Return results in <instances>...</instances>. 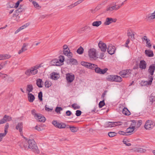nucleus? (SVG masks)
Segmentation results:
<instances>
[{
  "mask_svg": "<svg viewBox=\"0 0 155 155\" xmlns=\"http://www.w3.org/2000/svg\"><path fill=\"white\" fill-rule=\"evenodd\" d=\"M28 143V148L32 150L34 152L37 153H39V151L38 149V147L36 144V143L33 139L29 140Z\"/></svg>",
  "mask_w": 155,
  "mask_h": 155,
  "instance_id": "1",
  "label": "nucleus"
},
{
  "mask_svg": "<svg viewBox=\"0 0 155 155\" xmlns=\"http://www.w3.org/2000/svg\"><path fill=\"white\" fill-rule=\"evenodd\" d=\"M122 124V122L119 121L107 122L104 124V127H112L121 125Z\"/></svg>",
  "mask_w": 155,
  "mask_h": 155,
  "instance_id": "2",
  "label": "nucleus"
},
{
  "mask_svg": "<svg viewBox=\"0 0 155 155\" xmlns=\"http://www.w3.org/2000/svg\"><path fill=\"white\" fill-rule=\"evenodd\" d=\"M38 71L33 67L28 69L25 72V74L27 76H30L35 75L37 73Z\"/></svg>",
  "mask_w": 155,
  "mask_h": 155,
  "instance_id": "3",
  "label": "nucleus"
},
{
  "mask_svg": "<svg viewBox=\"0 0 155 155\" xmlns=\"http://www.w3.org/2000/svg\"><path fill=\"white\" fill-rule=\"evenodd\" d=\"M88 56L91 60L96 59V50L94 48L91 49L89 50Z\"/></svg>",
  "mask_w": 155,
  "mask_h": 155,
  "instance_id": "4",
  "label": "nucleus"
},
{
  "mask_svg": "<svg viewBox=\"0 0 155 155\" xmlns=\"http://www.w3.org/2000/svg\"><path fill=\"white\" fill-rule=\"evenodd\" d=\"M81 64L86 68L91 69H94L96 66L95 64L83 61L81 62Z\"/></svg>",
  "mask_w": 155,
  "mask_h": 155,
  "instance_id": "5",
  "label": "nucleus"
},
{
  "mask_svg": "<svg viewBox=\"0 0 155 155\" xmlns=\"http://www.w3.org/2000/svg\"><path fill=\"white\" fill-rule=\"evenodd\" d=\"M117 3H113V5H110L107 6V10L108 11H111L114 10H117L120 7V5H116Z\"/></svg>",
  "mask_w": 155,
  "mask_h": 155,
  "instance_id": "6",
  "label": "nucleus"
},
{
  "mask_svg": "<svg viewBox=\"0 0 155 155\" xmlns=\"http://www.w3.org/2000/svg\"><path fill=\"white\" fill-rule=\"evenodd\" d=\"M131 71L130 70H123L121 71L120 74L123 78H127L130 76Z\"/></svg>",
  "mask_w": 155,
  "mask_h": 155,
  "instance_id": "7",
  "label": "nucleus"
},
{
  "mask_svg": "<svg viewBox=\"0 0 155 155\" xmlns=\"http://www.w3.org/2000/svg\"><path fill=\"white\" fill-rule=\"evenodd\" d=\"M155 126V124L150 120H148L146 122L144 125L145 128L147 130L152 129Z\"/></svg>",
  "mask_w": 155,
  "mask_h": 155,
  "instance_id": "8",
  "label": "nucleus"
},
{
  "mask_svg": "<svg viewBox=\"0 0 155 155\" xmlns=\"http://www.w3.org/2000/svg\"><path fill=\"white\" fill-rule=\"evenodd\" d=\"M98 47L101 51L105 52L106 51L107 48L106 44L101 41L99 42L98 44Z\"/></svg>",
  "mask_w": 155,
  "mask_h": 155,
  "instance_id": "9",
  "label": "nucleus"
},
{
  "mask_svg": "<svg viewBox=\"0 0 155 155\" xmlns=\"http://www.w3.org/2000/svg\"><path fill=\"white\" fill-rule=\"evenodd\" d=\"M94 69H95V71L96 73L100 74H105L107 71V68H104V69H101L100 68L97 67V65H96V66L94 68Z\"/></svg>",
  "mask_w": 155,
  "mask_h": 155,
  "instance_id": "10",
  "label": "nucleus"
},
{
  "mask_svg": "<svg viewBox=\"0 0 155 155\" xmlns=\"http://www.w3.org/2000/svg\"><path fill=\"white\" fill-rule=\"evenodd\" d=\"M52 123L55 127L59 128H64L66 127V124H65L59 123L56 120L53 121Z\"/></svg>",
  "mask_w": 155,
  "mask_h": 155,
  "instance_id": "11",
  "label": "nucleus"
},
{
  "mask_svg": "<svg viewBox=\"0 0 155 155\" xmlns=\"http://www.w3.org/2000/svg\"><path fill=\"white\" fill-rule=\"evenodd\" d=\"M107 52L109 54L112 55L113 54L115 50V47L111 44L108 45L107 48Z\"/></svg>",
  "mask_w": 155,
  "mask_h": 155,
  "instance_id": "12",
  "label": "nucleus"
},
{
  "mask_svg": "<svg viewBox=\"0 0 155 155\" xmlns=\"http://www.w3.org/2000/svg\"><path fill=\"white\" fill-rule=\"evenodd\" d=\"M153 80V77L150 76V77L149 80V81H142L141 83L143 85L148 86L151 85Z\"/></svg>",
  "mask_w": 155,
  "mask_h": 155,
  "instance_id": "13",
  "label": "nucleus"
},
{
  "mask_svg": "<svg viewBox=\"0 0 155 155\" xmlns=\"http://www.w3.org/2000/svg\"><path fill=\"white\" fill-rule=\"evenodd\" d=\"M66 78L68 83H71L74 80V76L73 74H71L68 73L66 74Z\"/></svg>",
  "mask_w": 155,
  "mask_h": 155,
  "instance_id": "14",
  "label": "nucleus"
},
{
  "mask_svg": "<svg viewBox=\"0 0 155 155\" xmlns=\"http://www.w3.org/2000/svg\"><path fill=\"white\" fill-rule=\"evenodd\" d=\"M116 20H117L116 19L107 18L106 19V20L104 23V24L105 25H108L113 22H115L116 21Z\"/></svg>",
  "mask_w": 155,
  "mask_h": 155,
  "instance_id": "15",
  "label": "nucleus"
},
{
  "mask_svg": "<svg viewBox=\"0 0 155 155\" xmlns=\"http://www.w3.org/2000/svg\"><path fill=\"white\" fill-rule=\"evenodd\" d=\"M155 70V64H153L150 65L148 69V72L151 76L153 74V73Z\"/></svg>",
  "mask_w": 155,
  "mask_h": 155,
  "instance_id": "16",
  "label": "nucleus"
},
{
  "mask_svg": "<svg viewBox=\"0 0 155 155\" xmlns=\"http://www.w3.org/2000/svg\"><path fill=\"white\" fill-rule=\"evenodd\" d=\"M28 45V44L24 43L23 44V45L21 49L19 50L18 52V54H20L22 53L23 52L26 51L27 50V47Z\"/></svg>",
  "mask_w": 155,
  "mask_h": 155,
  "instance_id": "17",
  "label": "nucleus"
},
{
  "mask_svg": "<svg viewBox=\"0 0 155 155\" xmlns=\"http://www.w3.org/2000/svg\"><path fill=\"white\" fill-rule=\"evenodd\" d=\"M35 118L38 120V121L40 122H44L46 120L45 117L42 116V115L40 114H38Z\"/></svg>",
  "mask_w": 155,
  "mask_h": 155,
  "instance_id": "18",
  "label": "nucleus"
},
{
  "mask_svg": "<svg viewBox=\"0 0 155 155\" xmlns=\"http://www.w3.org/2000/svg\"><path fill=\"white\" fill-rule=\"evenodd\" d=\"M147 67V63L144 60H141L139 64V68L141 69H145Z\"/></svg>",
  "mask_w": 155,
  "mask_h": 155,
  "instance_id": "19",
  "label": "nucleus"
},
{
  "mask_svg": "<svg viewBox=\"0 0 155 155\" xmlns=\"http://www.w3.org/2000/svg\"><path fill=\"white\" fill-rule=\"evenodd\" d=\"M64 54L68 57L69 58H71L72 56V54L70 52L69 49L63 50Z\"/></svg>",
  "mask_w": 155,
  "mask_h": 155,
  "instance_id": "20",
  "label": "nucleus"
},
{
  "mask_svg": "<svg viewBox=\"0 0 155 155\" xmlns=\"http://www.w3.org/2000/svg\"><path fill=\"white\" fill-rule=\"evenodd\" d=\"M2 119L4 122V123H5L7 121H11L12 120V118L9 116L5 115L4 116Z\"/></svg>",
  "mask_w": 155,
  "mask_h": 155,
  "instance_id": "21",
  "label": "nucleus"
},
{
  "mask_svg": "<svg viewBox=\"0 0 155 155\" xmlns=\"http://www.w3.org/2000/svg\"><path fill=\"white\" fill-rule=\"evenodd\" d=\"M28 98L29 102H32L35 99L34 96L31 93H29L28 94Z\"/></svg>",
  "mask_w": 155,
  "mask_h": 155,
  "instance_id": "22",
  "label": "nucleus"
},
{
  "mask_svg": "<svg viewBox=\"0 0 155 155\" xmlns=\"http://www.w3.org/2000/svg\"><path fill=\"white\" fill-rule=\"evenodd\" d=\"M36 84L39 87H42L43 82L41 79H38L36 80Z\"/></svg>",
  "mask_w": 155,
  "mask_h": 155,
  "instance_id": "23",
  "label": "nucleus"
},
{
  "mask_svg": "<svg viewBox=\"0 0 155 155\" xmlns=\"http://www.w3.org/2000/svg\"><path fill=\"white\" fill-rule=\"evenodd\" d=\"M29 25V24L28 23H26L22 26L20 27L15 32V34L18 33L21 30L26 28L27 26Z\"/></svg>",
  "mask_w": 155,
  "mask_h": 155,
  "instance_id": "24",
  "label": "nucleus"
},
{
  "mask_svg": "<svg viewBox=\"0 0 155 155\" xmlns=\"http://www.w3.org/2000/svg\"><path fill=\"white\" fill-rule=\"evenodd\" d=\"M29 25V24L28 23H26L22 26L20 27L15 32V34L18 33L21 30L26 28L27 26Z\"/></svg>",
  "mask_w": 155,
  "mask_h": 155,
  "instance_id": "25",
  "label": "nucleus"
},
{
  "mask_svg": "<svg viewBox=\"0 0 155 155\" xmlns=\"http://www.w3.org/2000/svg\"><path fill=\"white\" fill-rule=\"evenodd\" d=\"M29 25V24L28 23H26L22 26L20 27L15 32V34L18 33L21 30L26 28L27 26Z\"/></svg>",
  "mask_w": 155,
  "mask_h": 155,
  "instance_id": "26",
  "label": "nucleus"
},
{
  "mask_svg": "<svg viewBox=\"0 0 155 155\" xmlns=\"http://www.w3.org/2000/svg\"><path fill=\"white\" fill-rule=\"evenodd\" d=\"M22 123L20 122L16 126V128L17 130H18L21 133L22 132Z\"/></svg>",
  "mask_w": 155,
  "mask_h": 155,
  "instance_id": "27",
  "label": "nucleus"
},
{
  "mask_svg": "<svg viewBox=\"0 0 155 155\" xmlns=\"http://www.w3.org/2000/svg\"><path fill=\"white\" fill-rule=\"evenodd\" d=\"M122 113L126 115H129L130 113L128 109L126 107H124L122 111Z\"/></svg>",
  "mask_w": 155,
  "mask_h": 155,
  "instance_id": "28",
  "label": "nucleus"
},
{
  "mask_svg": "<svg viewBox=\"0 0 155 155\" xmlns=\"http://www.w3.org/2000/svg\"><path fill=\"white\" fill-rule=\"evenodd\" d=\"M59 75L55 73H53L51 74V78L53 79L56 80L58 78Z\"/></svg>",
  "mask_w": 155,
  "mask_h": 155,
  "instance_id": "29",
  "label": "nucleus"
},
{
  "mask_svg": "<svg viewBox=\"0 0 155 155\" xmlns=\"http://www.w3.org/2000/svg\"><path fill=\"white\" fill-rule=\"evenodd\" d=\"M134 128L130 127L127 128L126 130V133H127V136L130 135V134H129L132 132L134 131Z\"/></svg>",
  "mask_w": 155,
  "mask_h": 155,
  "instance_id": "30",
  "label": "nucleus"
},
{
  "mask_svg": "<svg viewBox=\"0 0 155 155\" xmlns=\"http://www.w3.org/2000/svg\"><path fill=\"white\" fill-rule=\"evenodd\" d=\"M145 54L148 57H152L153 56V54L152 51L151 50H147L145 51Z\"/></svg>",
  "mask_w": 155,
  "mask_h": 155,
  "instance_id": "31",
  "label": "nucleus"
},
{
  "mask_svg": "<svg viewBox=\"0 0 155 155\" xmlns=\"http://www.w3.org/2000/svg\"><path fill=\"white\" fill-rule=\"evenodd\" d=\"M127 35L130 38L133 40L134 38V35L133 32L131 31H128L127 32Z\"/></svg>",
  "mask_w": 155,
  "mask_h": 155,
  "instance_id": "32",
  "label": "nucleus"
},
{
  "mask_svg": "<svg viewBox=\"0 0 155 155\" xmlns=\"http://www.w3.org/2000/svg\"><path fill=\"white\" fill-rule=\"evenodd\" d=\"M102 23L101 21H94L92 23V25L94 26L98 27Z\"/></svg>",
  "mask_w": 155,
  "mask_h": 155,
  "instance_id": "33",
  "label": "nucleus"
},
{
  "mask_svg": "<svg viewBox=\"0 0 155 155\" xmlns=\"http://www.w3.org/2000/svg\"><path fill=\"white\" fill-rule=\"evenodd\" d=\"M122 81V78L119 76L114 75V81L120 82Z\"/></svg>",
  "mask_w": 155,
  "mask_h": 155,
  "instance_id": "34",
  "label": "nucleus"
},
{
  "mask_svg": "<svg viewBox=\"0 0 155 155\" xmlns=\"http://www.w3.org/2000/svg\"><path fill=\"white\" fill-rule=\"evenodd\" d=\"M33 89V86L32 84H30L27 85L26 90L28 92L30 93L32 92Z\"/></svg>",
  "mask_w": 155,
  "mask_h": 155,
  "instance_id": "35",
  "label": "nucleus"
},
{
  "mask_svg": "<svg viewBox=\"0 0 155 155\" xmlns=\"http://www.w3.org/2000/svg\"><path fill=\"white\" fill-rule=\"evenodd\" d=\"M106 79L109 81H114V75H108Z\"/></svg>",
  "mask_w": 155,
  "mask_h": 155,
  "instance_id": "36",
  "label": "nucleus"
},
{
  "mask_svg": "<svg viewBox=\"0 0 155 155\" xmlns=\"http://www.w3.org/2000/svg\"><path fill=\"white\" fill-rule=\"evenodd\" d=\"M148 18L149 19H153L155 18V10L153 13L149 14L148 16Z\"/></svg>",
  "mask_w": 155,
  "mask_h": 155,
  "instance_id": "37",
  "label": "nucleus"
},
{
  "mask_svg": "<svg viewBox=\"0 0 155 155\" xmlns=\"http://www.w3.org/2000/svg\"><path fill=\"white\" fill-rule=\"evenodd\" d=\"M146 151V150L145 149L141 148H138L135 150L136 151L139 153H144Z\"/></svg>",
  "mask_w": 155,
  "mask_h": 155,
  "instance_id": "38",
  "label": "nucleus"
},
{
  "mask_svg": "<svg viewBox=\"0 0 155 155\" xmlns=\"http://www.w3.org/2000/svg\"><path fill=\"white\" fill-rule=\"evenodd\" d=\"M84 52V49L81 47L80 46L77 50V52L79 54H82Z\"/></svg>",
  "mask_w": 155,
  "mask_h": 155,
  "instance_id": "39",
  "label": "nucleus"
},
{
  "mask_svg": "<svg viewBox=\"0 0 155 155\" xmlns=\"http://www.w3.org/2000/svg\"><path fill=\"white\" fill-rule=\"evenodd\" d=\"M9 127L8 124L7 123L6 124L5 127V132L3 134L5 136L8 132V129Z\"/></svg>",
  "mask_w": 155,
  "mask_h": 155,
  "instance_id": "40",
  "label": "nucleus"
},
{
  "mask_svg": "<svg viewBox=\"0 0 155 155\" xmlns=\"http://www.w3.org/2000/svg\"><path fill=\"white\" fill-rule=\"evenodd\" d=\"M71 106L74 110L79 109L80 108V106L76 104H73L71 105Z\"/></svg>",
  "mask_w": 155,
  "mask_h": 155,
  "instance_id": "41",
  "label": "nucleus"
},
{
  "mask_svg": "<svg viewBox=\"0 0 155 155\" xmlns=\"http://www.w3.org/2000/svg\"><path fill=\"white\" fill-rule=\"evenodd\" d=\"M70 63L73 64H77V60L73 58H72L70 59Z\"/></svg>",
  "mask_w": 155,
  "mask_h": 155,
  "instance_id": "42",
  "label": "nucleus"
},
{
  "mask_svg": "<svg viewBox=\"0 0 155 155\" xmlns=\"http://www.w3.org/2000/svg\"><path fill=\"white\" fill-rule=\"evenodd\" d=\"M59 61L61 63L60 64L62 65V64L64 62V57L62 55H60L59 57Z\"/></svg>",
  "mask_w": 155,
  "mask_h": 155,
  "instance_id": "43",
  "label": "nucleus"
},
{
  "mask_svg": "<svg viewBox=\"0 0 155 155\" xmlns=\"http://www.w3.org/2000/svg\"><path fill=\"white\" fill-rule=\"evenodd\" d=\"M105 105L104 100L101 101L99 103V107L100 108L102 107Z\"/></svg>",
  "mask_w": 155,
  "mask_h": 155,
  "instance_id": "44",
  "label": "nucleus"
},
{
  "mask_svg": "<svg viewBox=\"0 0 155 155\" xmlns=\"http://www.w3.org/2000/svg\"><path fill=\"white\" fill-rule=\"evenodd\" d=\"M116 134V133L114 132H110L108 133V135L110 137H113Z\"/></svg>",
  "mask_w": 155,
  "mask_h": 155,
  "instance_id": "45",
  "label": "nucleus"
},
{
  "mask_svg": "<svg viewBox=\"0 0 155 155\" xmlns=\"http://www.w3.org/2000/svg\"><path fill=\"white\" fill-rule=\"evenodd\" d=\"M71 130L73 132H75L77 131V129L76 127H70Z\"/></svg>",
  "mask_w": 155,
  "mask_h": 155,
  "instance_id": "46",
  "label": "nucleus"
},
{
  "mask_svg": "<svg viewBox=\"0 0 155 155\" xmlns=\"http://www.w3.org/2000/svg\"><path fill=\"white\" fill-rule=\"evenodd\" d=\"M32 3L35 7L38 8H39V7H41L40 6H39L38 4L35 1H33Z\"/></svg>",
  "mask_w": 155,
  "mask_h": 155,
  "instance_id": "47",
  "label": "nucleus"
},
{
  "mask_svg": "<svg viewBox=\"0 0 155 155\" xmlns=\"http://www.w3.org/2000/svg\"><path fill=\"white\" fill-rule=\"evenodd\" d=\"M132 123L131 124V127H132L135 128V126L136 125L137 122L135 120H133L132 121Z\"/></svg>",
  "mask_w": 155,
  "mask_h": 155,
  "instance_id": "48",
  "label": "nucleus"
},
{
  "mask_svg": "<svg viewBox=\"0 0 155 155\" xmlns=\"http://www.w3.org/2000/svg\"><path fill=\"white\" fill-rule=\"evenodd\" d=\"M45 85L46 87L48 88L51 86V84L48 81H46L45 83Z\"/></svg>",
  "mask_w": 155,
  "mask_h": 155,
  "instance_id": "49",
  "label": "nucleus"
},
{
  "mask_svg": "<svg viewBox=\"0 0 155 155\" xmlns=\"http://www.w3.org/2000/svg\"><path fill=\"white\" fill-rule=\"evenodd\" d=\"M42 93L41 91H40V92H39L38 93V97L39 99L41 101L42 100Z\"/></svg>",
  "mask_w": 155,
  "mask_h": 155,
  "instance_id": "50",
  "label": "nucleus"
},
{
  "mask_svg": "<svg viewBox=\"0 0 155 155\" xmlns=\"http://www.w3.org/2000/svg\"><path fill=\"white\" fill-rule=\"evenodd\" d=\"M118 133L119 134L123 135H126L127 136V133H126V132H125L124 131H119L118 132Z\"/></svg>",
  "mask_w": 155,
  "mask_h": 155,
  "instance_id": "51",
  "label": "nucleus"
},
{
  "mask_svg": "<svg viewBox=\"0 0 155 155\" xmlns=\"http://www.w3.org/2000/svg\"><path fill=\"white\" fill-rule=\"evenodd\" d=\"M4 60L8 59L11 57V56L8 54H3Z\"/></svg>",
  "mask_w": 155,
  "mask_h": 155,
  "instance_id": "52",
  "label": "nucleus"
},
{
  "mask_svg": "<svg viewBox=\"0 0 155 155\" xmlns=\"http://www.w3.org/2000/svg\"><path fill=\"white\" fill-rule=\"evenodd\" d=\"M62 110V109L60 107H57L55 109V111L58 113H60V111Z\"/></svg>",
  "mask_w": 155,
  "mask_h": 155,
  "instance_id": "53",
  "label": "nucleus"
},
{
  "mask_svg": "<svg viewBox=\"0 0 155 155\" xmlns=\"http://www.w3.org/2000/svg\"><path fill=\"white\" fill-rule=\"evenodd\" d=\"M31 114H32L34 116L35 118L38 115V114L36 113V110L34 109L31 110Z\"/></svg>",
  "mask_w": 155,
  "mask_h": 155,
  "instance_id": "54",
  "label": "nucleus"
},
{
  "mask_svg": "<svg viewBox=\"0 0 155 155\" xmlns=\"http://www.w3.org/2000/svg\"><path fill=\"white\" fill-rule=\"evenodd\" d=\"M123 142L124 144H125L127 146H130L131 145V144L129 143L127 141L123 140Z\"/></svg>",
  "mask_w": 155,
  "mask_h": 155,
  "instance_id": "55",
  "label": "nucleus"
},
{
  "mask_svg": "<svg viewBox=\"0 0 155 155\" xmlns=\"http://www.w3.org/2000/svg\"><path fill=\"white\" fill-rule=\"evenodd\" d=\"M142 39L143 40H144L146 41V42H148V41H150V40L149 39H148L147 37L146 36H144L142 38Z\"/></svg>",
  "mask_w": 155,
  "mask_h": 155,
  "instance_id": "56",
  "label": "nucleus"
},
{
  "mask_svg": "<svg viewBox=\"0 0 155 155\" xmlns=\"http://www.w3.org/2000/svg\"><path fill=\"white\" fill-rule=\"evenodd\" d=\"M81 110H78L76 111L75 114L78 117L81 115Z\"/></svg>",
  "mask_w": 155,
  "mask_h": 155,
  "instance_id": "57",
  "label": "nucleus"
},
{
  "mask_svg": "<svg viewBox=\"0 0 155 155\" xmlns=\"http://www.w3.org/2000/svg\"><path fill=\"white\" fill-rule=\"evenodd\" d=\"M137 124H136L137 127H139L142 124V121L141 120H139L137 121Z\"/></svg>",
  "mask_w": 155,
  "mask_h": 155,
  "instance_id": "58",
  "label": "nucleus"
},
{
  "mask_svg": "<svg viewBox=\"0 0 155 155\" xmlns=\"http://www.w3.org/2000/svg\"><path fill=\"white\" fill-rule=\"evenodd\" d=\"M14 79L12 77H9L8 78L7 80V81L8 82H12L14 81Z\"/></svg>",
  "mask_w": 155,
  "mask_h": 155,
  "instance_id": "59",
  "label": "nucleus"
},
{
  "mask_svg": "<svg viewBox=\"0 0 155 155\" xmlns=\"http://www.w3.org/2000/svg\"><path fill=\"white\" fill-rule=\"evenodd\" d=\"M52 62H53L54 63H55V65L56 66H59L60 64H59V61H58V60H53Z\"/></svg>",
  "mask_w": 155,
  "mask_h": 155,
  "instance_id": "60",
  "label": "nucleus"
},
{
  "mask_svg": "<svg viewBox=\"0 0 155 155\" xmlns=\"http://www.w3.org/2000/svg\"><path fill=\"white\" fill-rule=\"evenodd\" d=\"M66 114L67 116H70L71 114V112L70 110H68L66 112Z\"/></svg>",
  "mask_w": 155,
  "mask_h": 155,
  "instance_id": "61",
  "label": "nucleus"
},
{
  "mask_svg": "<svg viewBox=\"0 0 155 155\" xmlns=\"http://www.w3.org/2000/svg\"><path fill=\"white\" fill-rule=\"evenodd\" d=\"M130 41V40L129 39H128L126 42V44L125 45V46L127 47H128V44L129 43Z\"/></svg>",
  "mask_w": 155,
  "mask_h": 155,
  "instance_id": "62",
  "label": "nucleus"
},
{
  "mask_svg": "<svg viewBox=\"0 0 155 155\" xmlns=\"http://www.w3.org/2000/svg\"><path fill=\"white\" fill-rule=\"evenodd\" d=\"M147 45V46L148 48H150L151 46V45L150 41H148V42H146V43Z\"/></svg>",
  "mask_w": 155,
  "mask_h": 155,
  "instance_id": "63",
  "label": "nucleus"
},
{
  "mask_svg": "<svg viewBox=\"0 0 155 155\" xmlns=\"http://www.w3.org/2000/svg\"><path fill=\"white\" fill-rule=\"evenodd\" d=\"M35 129L38 131H41V128L40 127H38L37 126L35 127Z\"/></svg>",
  "mask_w": 155,
  "mask_h": 155,
  "instance_id": "64",
  "label": "nucleus"
}]
</instances>
